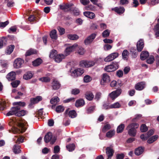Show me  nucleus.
Here are the masks:
<instances>
[{"label": "nucleus", "instance_id": "1", "mask_svg": "<svg viewBox=\"0 0 159 159\" xmlns=\"http://www.w3.org/2000/svg\"><path fill=\"white\" fill-rule=\"evenodd\" d=\"M139 125L136 123H132L128 125L126 129L128 131V134L130 136H135L137 130L136 129L138 128Z\"/></svg>", "mask_w": 159, "mask_h": 159}, {"label": "nucleus", "instance_id": "2", "mask_svg": "<svg viewBox=\"0 0 159 159\" xmlns=\"http://www.w3.org/2000/svg\"><path fill=\"white\" fill-rule=\"evenodd\" d=\"M119 68L118 63L116 62H113L110 65L106 66L104 68V70L108 72L114 71Z\"/></svg>", "mask_w": 159, "mask_h": 159}, {"label": "nucleus", "instance_id": "3", "mask_svg": "<svg viewBox=\"0 0 159 159\" xmlns=\"http://www.w3.org/2000/svg\"><path fill=\"white\" fill-rule=\"evenodd\" d=\"M95 62L92 61L82 60L80 62V66L83 67L89 68L94 65Z\"/></svg>", "mask_w": 159, "mask_h": 159}, {"label": "nucleus", "instance_id": "4", "mask_svg": "<svg viewBox=\"0 0 159 159\" xmlns=\"http://www.w3.org/2000/svg\"><path fill=\"white\" fill-rule=\"evenodd\" d=\"M122 91L121 89H118L109 93V96L112 100H114L121 94Z\"/></svg>", "mask_w": 159, "mask_h": 159}, {"label": "nucleus", "instance_id": "5", "mask_svg": "<svg viewBox=\"0 0 159 159\" xmlns=\"http://www.w3.org/2000/svg\"><path fill=\"white\" fill-rule=\"evenodd\" d=\"M20 107L19 106H16L15 107H12L11 109L7 113L6 116H9L15 115L16 116L18 111L20 110Z\"/></svg>", "mask_w": 159, "mask_h": 159}, {"label": "nucleus", "instance_id": "6", "mask_svg": "<svg viewBox=\"0 0 159 159\" xmlns=\"http://www.w3.org/2000/svg\"><path fill=\"white\" fill-rule=\"evenodd\" d=\"M24 63V60L20 58H18L16 59L14 62V67L16 69H18L21 68L22 66Z\"/></svg>", "mask_w": 159, "mask_h": 159}, {"label": "nucleus", "instance_id": "7", "mask_svg": "<svg viewBox=\"0 0 159 159\" xmlns=\"http://www.w3.org/2000/svg\"><path fill=\"white\" fill-rule=\"evenodd\" d=\"M78 46L77 44H74L71 46L67 47L64 51V54L65 57L69 55L71 52L74 51L76 47Z\"/></svg>", "mask_w": 159, "mask_h": 159}, {"label": "nucleus", "instance_id": "8", "mask_svg": "<svg viewBox=\"0 0 159 159\" xmlns=\"http://www.w3.org/2000/svg\"><path fill=\"white\" fill-rule=\"evenodd\" d=\"M119 56V54L117 52H114L109 54L104 59V61L106 62H110L112 61Z\"/></svg>", "mask_w": 159, "mask_h": 159}, {"label": "nucleus", "instance_id": "9", "mask_svg": "<svg viewBox=\"0 0 159 159\" xmlns=\"http://www.w3.org/2000/svg\"><path fill=\"white\" fill-rule=\"evenodd\" d=\"M61 86L60 82L57 79H54L51 83V87L52 90H57L59 89Z\"/></svg>", "mask_w": 159, "mask_h": 159}, {"label": "nucleus", "instance_id": "10", "mask_svg": "<svg viewBox=\"0 0 159 159\" xmlns=\"http://www.w3.org/2000/svg\"><path fill=\"white\" fill-rule=\"evenodd\" d=\"M110 78L107 73L103 74L102 78L101 84L102 85H104L106 83H107L110 81Z\"/></svg>", "mask_w": 159, "mask_h": 159}, {"label": "nucleus", "instance_id": "11", "mask_svg": "<svg viewBox=\"0 0 159 159\" xmlns=\"http://www.w3.org/2000/svg\"><path fill=\"white\" fill-rule=\"evenodd\" d=\"M65 114L72 118H75L77 116V114L75 110L69 111V109L65 111Z\"/></svg>", "mask_w": 159, "mask_h": 159}, {"label": "nucleus", "instance_id": "12", "mask_svg": "<svg viewBox=\"0 0 159 159\" xmlns=\"http://www.w3.org/2000/svg\"><path fill=\"white\" fill-rule=\"evenodd\" d=\"M84 72L83 69L78 68L73 70L71 74L72 75L77 77L81 75Z\"/></svg>", "mask_w": 159, "mask_h": 159}, {"label": "nucleus", "instance_id": "13", "mask_svg": "<svg viewBox=\"0 0 159 159\" xmlns=\"http://www.w3.org/2000/svg\"><path fill=\"white\" fill-rule=\"evenodd\" d=\"M106 153L107 156V159H111L114 153V150L111 147H107L106 149Z\"/></svg>", "mask_w": 159, "mask_h": 159}, {"label": "nucleus", "instance_id": "14", "mask_svg": "<svg viewBox=\"0 0 159 159\" xmlns=\"http://www.w3.org/2000/svg\"><path fill=\"white\" fill-rule=\"evenodd\" d=\"M42 99V97L40 96H37L35 98H32L30 99V103L29 104V106L30 107L33 104L38 103L39 101H41Z\"/></svg>", "mask_w": 159, "mask_h": 159}, {"label": "nucleus", "instance_id": "15", "mask_svg": "<svg viewBox=\"0 0 159 159\" xmlns=\"http://www.w3.org/2000/svg\"><path fill=\"white\" fill-rule=\"evenodd\" d=\"M96 36V34L95 33L91 34L84 40V43L86 45H88L90 44L95 38Z\"/></svg>", "mask_w": 159, "mask_h": 159}, {"label": "nucleus", "instance_id": "16", "mask_svg": "<svg viewBox=\"0 0 159 159\" xmlns=\"http://www.w3.org/2000/svg\"><path fill=\"white\" fill-rule=\"evenodd\" d=\"M112 11H114L119 15L122 14L125 11V9L123 7H116L111 9Z\"/></svg>", "mask_w": 159, "mask_h": 159}, {"label": "nucleus", "instance_id": "17", "mask_svg": "<svg viewBox=\"0 0 159 159\" xmlns=\"http://www.w3.org/2000/svg\"><path fill=\"white\" fill-rule=\"evenodd\" d=\"M144 46V41L142 39H140L137 43L136 47L137 51L141 52Z\"/></svg>", "mask_w": 159, "mask_h": 159}, {"label": "nucleus", "instance_id": "18", "mask_svg": "<svg viewBox=\"0 0 159 159\" xmlns=\"http://www.w3.org/2000/svg\"><path fill=\"white\" fill-rule=\"evenodd\" d=\"M145 84L144 82H139L135 84V89L139 91L142 90L145 88Z\"/></svg>", "mask_w": 159, "mask_h": 159}, {"label": "nucleus", "instance_id": "19", "mask_svg": "<svg viewBox=\"0 0 159 159\" xmlns=\"http://www.w3.org/2000/svg\"><path fill=\"white\" fill-rule=\"evenodd\" d=\"M16 74L15 72L11 71L7 75V78L9 81L15 80L16 79Z\"/></svg>", "mask_w": 159, "mask_h": 159}, {"label": "nucleus", "instance_id": "20", "mask_svg": "<svg viewBox=\"0 0 159 159\" xmlns=\"http://www.w3.org/2000/svg\"><path fill=\"white\" fill-rule=\"evenodd\" d=\"M65 56L62 54H59L57 55L55 58V62L59 63L61 62L62 60L65 58Z\"/></svg>", "mask_w": 159, "mask_h": 159}, {"label": "nucleus", "instance_id": "21", "mask_svg": "<svg viewBox=\"0 0 159 159\" xmlns=\"http://www.w3.org/2000/svg\"><path fill=\"white\" fill-rule=\"evenodd\" d=\"M84 15L86 17L92 19L95 17L94 13L90 11H85L84 12Z\"/></svg>", "mask_w": 159, "mask_h": 159}, {"label": "nucleus", "instance_id": "22", "mask_svg": "<svg viewBox=\"0 0 159 159\" xmlns=\"http://www.w3.org/2000/svg\"><path fill=\"white\" fill-rule=\"evenodd\" d=\"M52 134L51 132L47 133L45 135L44 140L46 143L49 142L52 138Z\"/></svg>", "mask_w": 159, "mask_h": 159}, {"label": "nucleus", "instance_id": "23", "mask_svg": "<svg viewBox=\"0 0 159 159\" xmlns=\"http://www.w3.org/2000/svg\"><path fill=\"white\" fill-rule=\"evenodd\" d=\"M144 151V148L140 147L136 148L135 150V154L136 155L139 156Z\"/></svg>", "mask_w": 159, "mask_h": 159}, {"label": "nucleus", "instance_id": "24", "mask_svg": "<svg viewBox=\"0 0 159 159\" xmlns=\"http://www.w3.org/2000/svg\"><path fill=\"white\" fill-rule=\"evenodd\" d=\"M50 35L52 39L56 40L57 38V32L56 30H52L50 32Z\"/></svg>", "mask_w": 159, "mask_h": 159}, {"label": "nucleus", "instance_id": "25", "mask_svg": "<svg viewBox=\"0 0 159 159\" xmlns=\"http://www.w3.org/2000/svg\"><path fill=\"white\" fill-rule=\"evenodd\" d=\"M85 104L84 100L83 99H79L77 100L75 102V105L77 107L83 106Z\"/></svg>", "mask_w": 159, "mask_h": 159}, {"label": "nucleus", "instance_id": "26", "mask_svg": "<svg viewBox=\"0 0 159 159\" xmlns=\"http://www.w3.org/2000/svg\"><path fill=\"white\" fill-rule=\"evenodd\" d=\"M86 99L89 101H92L93 98L94 96L92 92H88L85 94Z\"/></svg>", "mask_w": 159, "mask_h": 159}, {"label": "nucleus", "instance_id": "27", "mask_svg": "<svg viewBox=\"0 0 159 159\" xmlns=\"http://www.w3.org/2000/svg\"><path fill=\"white\" fill-rule=\"evenodd\" d=\"M149 55V53L147 51H143L140 54V59L142 60L146 59Z\"/></svg>", "mask_w": 159, "mask_h": 159}, {"label": "nucleus", "instance_id": "28", "mask_svg": "<svg viewBox=\"0 0 159 159\" xmlns=\"http://www.w3.org/2000/svg\"><path fill=\"white\" fill-rule=\"evenodd\" d=\"M36 53L37 51L36 50L33 49H30L26 51L25 54V56L26 57L29 56Z\"/></svg>", "mask_w": 159, "mask_h": 159}, {"label": "nucleus", "instance_id": "29", "mask_svg": "<svg viewBox=\"0 0 159 159\" xmlns=\"http://www.w3.org/2000/svg\"><path fill=\"white\" fill-rule=\"evenodd\" d=\"M20 146L19 145H15L13 148L12 150L13 152L16 154L20 152L21 150L20 149Z\"/></svg>", "mask_w": 159, "mask_h": 159}, {"label": "nucleus", "instance_id": "30", "mask_svg": "<svg viewBox=\"0 0 159 159\" xmlns=\"http://www.w3.org/2000/svg\"><path fill=\"white\" fill-rule=\"evenodd\" d=\"M115 130H111L107 133L106 136L108 138H111L115 135Z\"/></svg>", "mask_w": 159, "mask_h": 159}, {"label": "nucleus", "instance_id": "31", "mask_svg": "<svg viewBox=\"0 0 159 159\" xmlns=\"http://www.w3.org/2000/svg\"><path fill=\"white\" fill-rule=\"evenodd\" d=\"M129 55V53L127 50H124L122 53V58L125 60H127Z\"/></svg>", "mask_w": 159, "mask_h": 159}, {"label": "nucleus", "instance_id": "32", "mask_svg": "<svg viewBox=\"0 0 159 159\" xmlns=\"http://www.w3.org/2000/svg\"><path fill=\"white\" fill-rule=\"evenodd\" d=\"M125 125L124 124H121L117 128L116 132L117 133H122L124 130Z\"/></svg>", "mask_w": 159, "mask_h": 159}, {"label": "nucleus", "instance_id": "33", "mask_svg": "<svg viewBox=\"0 0 159 159\" xmlns=\"http://www.w3.org/2000/svg\"><path fill=\"white\" fill-rule=\"evenodd\" d=\"M33 74L30 72H28L25 74L23 76V78L26 80H28L31 79L33 77Z\"/></svg>", "mask_w": 159, "mask_h": 159}, {"label": "nucleus", "instance_id": "34", "mask_svg": "<svg viewBox=\"0 0 159 159\" xmlns=\"http://www.w3.org/2000/svg\"><path fill=\"white\" fill-rule=\"evenodd\" d=\"M42 62V60L40 58H38L33 62V65L34 66H37L39 65Z\"/></svg>", "mask_w": 159, "mask_h": 159}, {"label": "nucleus", "instance_id": "35", "mask_svg": "<svg viewBox=\"0 0 159 159\" xmlns=\"http://www.w3.org/2000/svg\"><path fill=\"white\" fill-rule=\"evenodd\" d=\"M66 148L69 152H72L75 150V145L74 143L70 144L67 145Z\"/></svg>", "mask_w": 159, "mask_h": 159}, {"label": "nucleus", "instance_id": "36", "mask_svg": "<svg viewBox=\"0 0 159 159\" xmlns=\"http://www.w3.org/2000/svg\"><path fill=\"white\" fill-rule=\"evenodd\" d=\"M15 46L14 45H10L7 48L6 52L8 54H10L13 52Z\"/></svg>", "mask_w": 159, "mask_h": 159}, {"label": "nucleus", "instance_id": "37", "mask_svg": "<svg viewBox=\"0 0 159 159\" xmlns=\"http://www.w3.org/2000/svg\"><path fill=\"white\" fill-rule=\"evenodd\" d=\"M59 101V99L56 97L52 98L50 100V103L51 104L55 105Z\"/></svg>", "mask_w": 159, "mask_h": 159}, {"label": "nucleus", "instance_id": "38", "mask_svg": "<svg viewBox=\"0 0 159 159\" xmlns=\"http://www.w3.org/2000/svg\"><path fill=\"white\" fill-rule=\"evenodd\" d=\"M158 137V136L157 135H156L153 136L148 139L147 142L149 143H151L156 141Z\"/></svg>", "mask_w": 159, "mask_h": 159}, {"label": "nucleus", "instance_id": "39", "mask_svg": "<svg viewBox=\"0 0 159 159\" xmlns=\"http://www.w3.org/2000/svg\"><path fill=\"white\" fill-rule=\"evenodd\" d=\"M155 58L153 56H150L147 60L146 62L148 64H151L153 63L155 61Z\"/></svg>", "mask_w": 159, "mask_h": 159}, {"label": "nucleus", "instance_id": "40", "mask_svg": "<svg viewBox=\"0 0 159 159\" xmlns=\"http://www.w3.org/2000/svg\"><path fill=\"white\" fill-rule=\"evenodd\" d=\"M67 37L69 39L72 40H76L79 38V36L76 34H69Z\"/></svg>", "mask_w": 159, "mask_h": 159}, {"label": "nucleus", "instance_id": "41", "mask_svg": "<svg viewBox=\"0 0 159 159\" xmlns=\"http://www.w3.org/2000/svg\"><path fill=\"white\" fill-rule=\"evenodd\" d=\"M27 112L26 111L24 110H22L21 111L19 110L18 113L16 115V116H25Z\"/></svg>", "mask_w": 159, "mask_h": 159}, {"label": "nucleus", "instance_id": "42", "mask_svg": "<svg viewBox=\"0 0 159 159\" xmlns=\"http://www.w3.org/2000/svg\"><path fill=\"white\" fill-rule=\"evenodd\" d=\"M5 2L7 3V6L9 7L13 6L14 4L13 0H5Z\"/></svg>", "mask_w": 159, "mask_h": 159}, {"label": "nucleus", "instance_id": "43", "mask_svg": "<svg viewBox=\"0 0 159 159\" xmlns=\"http://www.w3.org/2000/svg\"><path fill=\"white\" fill-rule=\"evenodd\" d=\"M64 110V107L60 105L57 106L56 109V111L57 113H60L63 112Z\"/></svg>", "mask_w": 159, "mask_h": 159}, {"label": "nucleus", "instance_id": "44", "mask_svg": "<svg viewBox=\"0 0 159 159\" xmlns=\"http://www.w3.org/2000/svg\"><path fill=\"white\" fill-rule=\"evenodd\" d=\"M111 128V125L109 124H107L105 125L102 129V131L103 133L106 132L107 130Z\"/></svg>", "mask_w": 159, "mask_h": 159}, {"label": "nucleus", "instance_id": "45", "mask_svg": "<svg viewBox=\"0 0 159 159\" xmlns=\"http://www.w3.org/2000/svg\"><path fill=\"white\" fill-rule=\"evenodd\" d=\"M121 107V105L118 102H116L111 105V108H117Z\"/></svg>", "mask_w": 159, "mask_h": 159}, {"label": "nucleus", "instance_id": "46", "mask_svg": "<svg viewBox=\"0 0 159 159\" xmlns=\"http://www.w3.org/2000/svg\"><path fill=\"white\" fill-rule=\"evenodd\" d=\"M140 129L141 132H144L148 130V128L145 124H143L140 126Z\"/></svg>", "mask_w": 159, "mask_h": 159}, {"label": "nucleus", "instance_id": "47", "mask_svg": "<svg viewBox=\"0 0 159 159\" xmlns=\"http://www.w3.org/2000/svg\"><path fill=\"white\" fill-rule=\"evenodd\" d=\"M57 51L56 50H53L50 52L49 57L51 58H54L55 57L57 54Z\"/></svg>", "mask_w": 159, "mask_h": 159}, {"label": "nucleus", "instance_id": "48", "mask_svg": "<svg viewBox=\"0 0 159 159\" xmlns=\"http://www.w3.org/2000/svg\"><path fill=\"white\" fill-rule=\"evenodd\" d=\"M20 81L19 80H17L11 83V84L13 88H16L20 84Z\"/></svg>", "mask_w": 159, "mask_h": 159}, {"label": "nucleus", "instance_id": "49", "mask_svg": "<svg viewBox=\"0 0 159 159\" xmlns=\"http://www.w3.org/2000/svg\"><path fill=\"white\" fill-rule=\"evenodd\" d=\"M80 92V90L79 89L75 88L72 89L71 91V93L72 94L76 95L79 93Z\"/></svg>", "mask_w": 159, "mask_h": 159}, {"label": "nucleus", "instance_id": "50", "mask_svg": "<svg viewBox=\"0 0 159 159\" xmlns=\"http://www.w3.org/2000/svg\"><path fill=\"white\" fill-rule=\"evenodd\" d=\"M92 80L91 77L89 75H86L84 78V81L86 83L89 82Z\"/></svg>", "mask_w": 159, "mask_h": 159}, {"label": "nucleus", "instance_id": "51", "mask_svg": "<svg viewBox=\"0 0 159 159\" xmlns=\"http://www.w3.org/2000/svg\"><path fill=\"white\" fill-rule=\"evenodd\" d=\"M40 80L43 82H49L50 81L51 79L48 77H45L40 78Z\"/></svg>", "mask_w": 159, "mask_h": 159}, {"label": "nucleus", "instance_id": "52", "mask_svg": "<svg viewBox=\"0 0 159 159\" xmlns=\"http://www.w3.org/2000/svg\"><path fill=\"white\" fill-rule=\"evenodd\" d=\"M110 32L108 30L104 31L102 33V37L104 38L108 37L110 34Z\"/></svg>", "mask_w": 159, "mask_h": 159}, {"label": "nucleus", "instance_id": "53", "mask_svg": "<svg viewBox=\"0 0 159 159\" xmlns=\"http://www.w3.org/2000/svg\"><path fill=\"white\" fill-rule=\"evenodd\" d=\"M85 9L87 10H94L95 9V7L92 5H88L85 7Z\"/></svg>", "mask_w": 159, "mask_h": 159}, {"label": "nucleus", "instance_id": "54", "mask_svg": "<svg viewBox=\"0 0 159 159\" xmlns=\"http://www.w3.org/2000/svg\"><path fill=\"white\" fill-rule=\"evenodd\" d=\"M85 50L84 48L81 47H79L78 50V53L80 55H83L85 53Z\"/></svg>", "mask_w": 159, "mask_h": 159}, {"label": "nucleus", "instance_id": "55", "mask_svg": "<svg viewBox=\"0 0 159 159\" xmlns=\"http://www.w3.org/2000/svg\"><path fill=\"white\" fill-rule=\"evenodd\" d=\"M17 30V28L16 26L11 27L8 31L10 33H13L16 32Z\"/></svg>", "mask_w": 159, "mask_h": 159}, {"label": "nucleus", "instance_id": "56", "mask_svg": "<svg viewBox=\"0 0 159 159\" xmlns=\"http://www.w3.org/2000/svg\"><path fill=\"white\" fill-rule=\"evenodd\" d=\"M102 96V93L100 92H97L96 93L95 97V99L97 101H98L101 98Z\"/></svg>", "mask_w": 159, "mask_h": 159}, {"label": "nucleus", "instance_id": "57", "mask_svg": "<svg viewBox=\"0 0 159 159\" xmlns=\"http://www.w3.org/2000/svg\"><path fill=\"white\" fill-rule=\"evenodd\" d=\"M9 23V22L8 20H7L5 22H0V27L4 28Z\"/></svg>", "mask_w": 159, "mask_h": 159}, {"label": "nucleus", "instance_id": "58", "mask_svg": "<svg viewBox=\"0 0 159 159\" xmlns=\"http://www.w3.org/2000/svg\"><path fill=\"white\" fill-rule=\"evenodd\" d=\"M58 30L60 34L61 35L64 34L65 33V29L61 27H59L58 28Z\"/></svg>", "mask_w": 159, "mask_h": 159}, {"label": "nucleus", "instance_id": "59", "mask_svg": "<svg viewBox=\"0 0 159 159\" xmlns=\"http://www.w3.org/2000/svg\"><path fill=\"white\" fill-rule=\"evenodd\" d=\"M125 155L123 153L117 154L116 155V159H123Z\"/></svg>", "mask_w": 159, "mask_h": 159}, {"label": "nucleus", "instance_id": "60", "mask_svg": "<svg viewBox=\"0 0 159 159\" xmlns=\"http://www.w3.org/2000/svg\"><path fill=\"white\" fill-rule=\"evenodd\" d=\"M60 148L58 146H56L54 147V153H57L60 151Z\"/></svg>", "mask_w": 159, "mask_h": 159}, {"label": "nucleus", "instance_id": "61", "mask_svg": "<svg viewBox=\"0 0 159 159\" xmlns=\"http://www.w3.org/2000/svg\"><path fill=\"white\" fill-rule=\"evenodd\" d=\"M112 46L109 44H106L104 46V49L106 50H108L111 48Z\"/></svg>", "mask_w": 159, "mask_h": 159}, {"label": "nucleus", "instance_id": "62", "mask_svg": "<svg viewBox=\"0 0 159 159\" xmlns=\"http://www.w3.org/2000/svg\"><path fill=\"white\" fill-rule=\"evenodd\" d=\"M116 74L117 76L119 77H122L123 75V72L120 70L117 71Z\"/></svg>", "mask_w": 159, "mask_h": 159}, {"label": "nucleus", "instance_id": "63", "mask_svg": "<svg viewBox=\"0 0 159 159\" xmlns=\"http://www.w3.org/2000/svg\"><path fill=\"white\" fill-rule=\"evenodd\" d=\"M75 98H68L64 101V103H68L70 102H74L75 101Z\"/></svg>", "mask_w": 159, "mask_h": 159}, {"label": "nucleus", "instance_id": "64", "mask_svg": "<svg viewBox=\"0 0 159 159\" xmlns=\"http://www.w3.org/2000/svg\"><path fill=\"white\" fill-rule=\"evenodd\" d=\"M70 123V120H64L63 121V124L65 126L69 125Z\"/></svg>", "mask_w": 159, "mask_h": 159}]
</instances>
